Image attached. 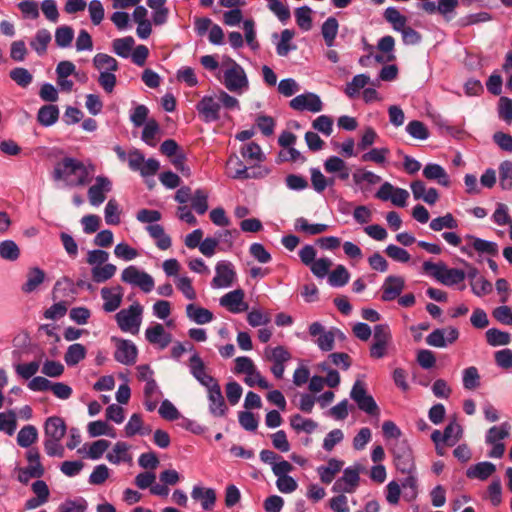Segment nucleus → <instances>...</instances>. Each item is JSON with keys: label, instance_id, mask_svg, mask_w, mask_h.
<instances>
[{"label": "nucleus", "instance_id": "obj_22", "mask_svg": "<svg viewBox=\"0 0 512 512\" xmlns=\"http://www.w3.org/2000/svg\"><path fill=\"white\" fill-rule=\"evenodd\" d=\"M122 287L116 286L112 289L104 287L101 289V297L104 300L103 310L107 313L117 310L122 302Z\"/></svg>", "mask_w": 512, "mask_h": 512}, {"label": "nucleus", "instance_id": "obj_12", "mask_svg": "<svg viewBox=\"0 0 512 512\" xmlns=\"http://www.w3.org/2000/svg\"><path fill=\"white\" fill-rule=\"evenodd\" d=\"M206 389L208 392L209 412L214 417L225 416L227 414L228 407L226 406L219 383L215 382Z\"/></svg>", "mask_w": 512, "mask_h": 512}, {"label": "nucleus", "instance_id": "obj_33", "mask_svg": "<svg viewBox=\"0 0 512 512\" xmlns=\"http://www.w3.org/2000/svg\"><path fill=\"white\" fill-rule=\"evenodd\" d=\"M45 273L39 267H33L29 269L27 273V280L22 285V291L24 293H31L35 291L40 284L44 282Z\"/></svg>", "mask_w": 512, "mask_h": 512}, {"label": "nucleus", "instance_id": "obj_62", "mask_svg": "<svg viewBox=\"0 0 512 512\" xmlns=\"http://www.w3.org/2000/svg\"><path fill=\"white\" fill-rule=\"evenodd\" d=\"M463 387L467 390H473L480 385V375L476 367L471 366L463 370Z\"/></svg>", "mask_w": 512, "mask_h": 512}, {"label": "nucleus", "instance_id": "obj_26", "mask_svg": "<svg viewBox=\"0 0 512 512\" xmlns=\"http://www.w3.org/2000/svg\"><path fill=\"white\" fill-rule=\"evenodd\" d=\"M186 315L191 321L200 325L211 322L214 317L210 310L193 303L186 306Z\"/></svg>", "mask_w": 512, "mask_h": 512}, {"label": "nucleus", "instance_id": "obj_57", "mask_svg": "<svg viewBox=\"0 0 512 512\" xmlns=\"http://www.w3.org/2000/svg\"><path fill=\"white\" fill-rule=\"evenodd\" d=\"M159 132V124L155 119H149L142 130L141 139L147 145L154 147L156 145L155 137Z\"/></svg>", "mask_w": 512, "mask_h": 512}, {"label": "nucleus", "instance_id": "obj_13", "mask_svg": "<svg viewBox=\"0 0 512 512\" xmlns=\"http://www.w3.org/2000/svg\"><path fill=\"white\" fill-rule=\"evenodd\" d=\"M309 334L313 337L318 336L316 344L323 352H329L334 349L335 332L325 331L324 326L320 322H313L309 326Z\"/></svg>", "mask_w": 512, "mask_h": 512}, {"label": "nucleus", "instance_id": "obj_20", "mask_svg": "<svg viewBox=\"0 0 512 512\" xmlns=\"http://www.w3.org/2000/svg\"><path fill=\"white\" fill-rule=\"evenodd\" d=\"M66 431V423L59 416L48 417L44 422V439L62 440Z\"/></svg>", "mask_w": 512, "mask_h": 512}, {"label": "nucleus", "instance_id": "obj_25", "mask_svg": "<svg viewBox=\"0 0 512 512\" xmlns=\"http://www.w3.org/2000/svg\"><path fill=\"white\" fill-rule=\"evenodd\" d=\"M423 176L428 180H437L444 187L450 185L449 176L445 169L436 163H428L423 169Z\"/></svg>", "mask_w": 512, "mask_h": 512}, {"label": "nucleus", "instance_id": "obj_9", "mask_svg": "<svg viewBox=\"0 0 512 512\" xmlns=\"http://www.w3.org/2000/svg\"><path fill=\"white\" fill-rule=\"evenodd\" d=\"M459 338V330L455 327L434 329L426 337V343L436 348H445Z\"/></svg>", "mask_w": 512, "mask_h": 512}, {"label": "nucleus", "instance_id": "obj_56", "mask_svg": "<svg viewBox=\"0 0 512 512\" xmlns=\"http://www.w3.org/2000/svg\"><path fill=\"white\" fill-rule=\"evenodd\" d=\"M74 38V31L70 26H60L55 31V43L60 48H67Z\"/></svg>", "mask_w": 512, "mask_h": 512}, {"label": "nucleus", "instance_id": "obj_54", "mask_svg": "<svg viewBox=\"0 0 512 512\" xmlns=\"http://www.w3.org/2000/svg\"><path fill=\"white\" fill-rule=\"evenodd\" d=\"M291 427L296 431H304L308 434L317 428V423L312 419H305L300 414L293 415L290 419Z\"/></svg>", "mask_w": 512, "mask_h": 512}, {"label": "nucleus", "instance_id": "obj_6", "mask_svg": "<svg viewBox=\"0 0 512 512\" xmlns=\"http://www.w3.org/2000/svg\"><path fill=\"white\" fill-rule=\"evenodd\" d=\"M233 164H237L239 169H236L231 174L233 179H261L270 173V169L264 166L247 167L237 156H231L227 161V169H231Z\"/></svg>", "mask_w": 512, "mask_h": 512}, {"label": "nucleus", "instance_id": "obj_29", "mask_svg": "<svg viewBox=\"0 0 512 512\" xmlns=\"http://www.w3.org/2000/svg\"><path fill=\"white\" fill-rule=\"evenodd\" d=\"M149 235L156 240V246L160 250H167L171 247L172 241L160 224H150L146 227Z\"/></svg>", "mask_w": 512, "mask_h": 512}, {"label": "nucleus", "instance_id": "obj_59", "mask_svg": "<svg viewBox=\"0 0 512 512\" xmlns=\"http://www.w3.org/2000/svg\"><path fill=\"white\" fill-rule=\"evenodd\" d=\"M10 78L20 87L26 88L28 87L32 80V74L26 69L22 67H16L12 69L9 73Z\"/></svg>", "mask_w": 512, "mask_h": 512}, {"label": "nucleus", "instance_id": "obj_8", "mask_svg": "<svg viewBox=\"0 0 512 512\" xmlns=\"http://www.w3.org/2000/svg\"><path fill=\"white\" fill-rule=\"evenodd\" d=\"M200 117L205 123L216 122L220 119L221 105L217 96L205 95L196 105Z\"/></svg>", "mask_w": 512, "mask_h": 512}, {"label": "nucleus", "instance_id": "obj_2", "mask_svg": "<svg viewBox=\"0 0 512 512\" xmlns=\"http://www.w3.org/2000/svg\"><path fill=\"white\" fill-rule=\"evenodd\" d=\"M223 84L230 92L241 95L249 89V80L244 68L236 61L224 71Z\"/></svg>", "mask_w": 512, "mask_h": 512}, {"label": "nucleus", "instance_id": "obj_36", "mask_svg": "<svg viewBox=\"0 0 512 512\" xmlns=\"http://www.w3.org/2000/svg\"><path fill=\"white\" fill-rule=\"evenodd\" d=\"M129 445L126 442H117L112 452L106 455L107 460L113 464H119L120 462H126L131 460V456L128 453Z\"/></svg>", "mask_w": 512, "mask_h": 512}, {"label": "nucleus", "instance_id": "obj_52", "mask_svg": "<svg viewBox=\"0 0 512 512\" xmlns=\"http://www.w3.org/2000/svg\"><path fill=\"white\" fill-rule=\"evenodd\" d=\"M406 132L417 140H426L430 135L426 125L419 120L410 121L406 126Z\"/></svg>", "mask_w": 512, "mask_h": 512}, {"label": "nucleus", "instance_id": "obj_11", "mask_svg": "<svg viewBox=\"0 0 512 512\" xmlns=\"http://www.w3.org/2000/svg\"><path fill=\"white\" fill-rule=\"evenodd\" d=\"M290 107L297 111L317 113L323 109V103L317 94L307 92L294 97L290 101Z\"/></svg>", "mask_w": 512, "mask_h": 512}, {"label": "nucleus", "instance_id": "obj_55", "mask_svg": "<svg viewBox=\"0 0 512 512\" xmlns=\"http://www.w3.org/2000/svg\"><path fill=\"white\" fill-rule=\"evenodd\" d=\"M295 227L309 235L321 234L328 229V225L322 223L310 224L304 217L296 219Z\"/></svg>", "mask_w": 512, "mask_h": 512}, {"label": "nucleus", "instance_id": "obj_17", "mask_svg": "<svg viewBox=\"0 0 512 512\" xmlns=\"http://www.w3.org/2000/svg\"><path fill=\"white\" fill-rule=\"evenodd\" d=\"M405 288V280L401 276L389 275L383 282L381 290L382 301H393L400 296Z\"/></svg>", "mask_w": 512, "mask_h": 512}, {"label": "nucleus", "instance_id": "obj_30", "mask_svg": "<svg viewBox=\"0 0 512 512\" xmlns=\"http://www.w3.org/2000/svg\"><path fill=\"white\" fill-rule=\"evenodd\" d=\"M59 118V109L56 105L48 104L42 106L37 113V121L44 127L55 124Z\"/></svg>", "mask_w": 512, "mask_h": 512}, {"label": "nucleus", "instance_id": "obj_23", "mask_svg": "<svg viewBox=\"0 0 512 512\" xmlns=\"http://www.w3.org/2000/svg\"><path fill=\"white\" fill-rule=\"evenodd\" d=\"M191 497L195 501H200L204 510H211L216 503V492L213 488L194 485L191 491Z\"/></svg>", "mask_w": 512, "mask_h": 512}, {"label": "nucleus", "instance_id": "obj_10", "mask_svg": "<svg viewBox=\"0 0 512 512\" xmlns=\"http://www.w3.org/2000/svg\"><path fill=\"white\" fill-rule=\"evenodd\" d=\"M112 190V182L106 176H97L95 183L89 187L87 195L92 206H100L106 199V194Z\"/></svg>", "mask_w": 512, "mask_h": 512}, {"label": "nucleus", "instance_id": "obj_42", "mask_svg": "<svg viewBox=\"0 0 512 512\" xmlns=\"http://www.w3.org/2000/svg\"><path fill=\"white\" fill-rule=\"evenodd\" d=\"M45 473L43 465H28L24 468H18L17 479L22 484H27L31 478H41Z\"/></svg>", "mask_w": 512, "mask_h": 512}, {"label": "nucleus", "instance_id": "obj_3", "mask_svg": "<svg viewBox=\"0 0 512 512\" xmlns=\"http://www.w3.org/2000/svg\"><path fill=\"white\" fill-rule=\"evenodd\" d=\"M396 469L401 473L415 472L414 456L407 440H396L392 447Z\"/></svg>", "mask_w": 512, "mask_h": 512}, {"label": "nucleus", "instance_id": "obj_4", "mask_svg": "<svg viewBox=\"0 0 512 512\" xmlns=\"http://www.w3.org/2000/svg\"><path fill=\"white\" fill-rule=\"evenodd\" d=\"M350 398L357 404V407L374 416L379 414V407L374 398L367 393L365 383L361 380H356L350 391Z\"/></svg>", "mask_w": 512, "mask_h": 512}, {"label": "nucleus", "instance_id": "obj_37", "mask_svg": "<svg viewBox=\"0 0 512 512\" xmlns=\"http://www.w3.org/2000/svg\"><path fill=\"white\" fill-rule=\"evenodd\" d=\"M511 426L508 422H503L498 426H492L485 435L486 443H497L507 438L510 434Z\"/></svg>", "mask_w": 512, "mask_h": 512}, {"label": "nucleus", "instance_id": "obj_27", "mask_svg": "<svg viewBox=\"0 0 512 512\" xmlns=\"http://www.w3.org/2000/svg\"><path fill=\"white\" fill-rule=\"evenodd\" d=\"M256 367L251 358L247 356H239L235 359L234 372L236 374H246L244 382L247 385H252V375L256 371Z\"/></svg>", "mask_w": 512, "mask_h": 512}, {"label": "nucleus", "instance_id": "obj_39", "mask_svg": "<svg viewBox=\"0 0 512 512\" xmlns=\"http://www.w3.org/2000/svg\"><path fill=\"white\" fill-rule=\"evenodd\" d=\"M93 65L100 71L116 72L119 69L117 60L105 53L96 54L93 58Z\"/></svg>", "mask_w": 512, "mask_h": 512}, {"label": "nucleus", "instance_id": "obj_47", "mask_svg": "<svg viewBox=\"0 0 512 512\" xmlns=\"http://www.w3.org/2000/svg\"><path fill=\"white\" fill-rule=\"evenodd\" d=\"M20 256V249L15 241L7 239L0 242V257L8 261H16Z\"/></svg>", "mask_w": 512, "mask_h": 512}, {"label": "nucleus", "instance_id": "obj_24", "mask_svg": "<svg viewBox=\"0 0 512 512\" xmlns=\"http://www.w3.org/2000/svg\"><path fill=\"white\" fill-rule=\"evenodd\" d=\"M496 471V466L492 462H479L466 471V475L470 479L486 480Z\"/></svg>", "mask_w": 512, "mask_h": 512}, {"label": "nucleus", "instance_id": "obj_46", "mask_svg": "<svg viewBox=\"0 0 512 512\" xmlns=\"http://www.w3.org/2000/svg\"><path fill=\"white\" fill-rule=\"evenodd\" d=\"M429 227L433 231H441L443 229H456L458 228V221L451 213L444 216H439L431 220Z\"/></svg>", "mask_w": 512, "mask_h": 512}, {"label": "nucleus", "instance_id": "obj_28", "mask_svg": "<svg viewBox=\"0 0 512 512\" xmlns=\"http://www.w3.org/2000/svg\"><path fill=\"white\" fill-rule=\"evenodd\" d=\"M466 238L471 240V247L480 254H487L490 256L498 255V244L493 241L485 240L473 235H466Z\"/></svg>", "mask_w": 512, "mask_h": 512}, {"label": "nucleus", "instance_id": "obj_16", "mask_svg": "<svg viewBox=\"0 0 512 512\" xmlns=\"http://www.w3.org/2000/svg\"><path fill=\"white\" fill-rule=\"evenodd\" d=\"M189 371L191 375L205 388L217 382L211 375L206 373V367L198 353H194L189 359Z\"/></svg>", "mask_w": 512, "mask_h": 512}, {"label": "nucleus", "instance_id": "obj_7", "mask_svg": "<svg viewBox=\"0 0 512 512\" xmlns=\"http://www.w3.org/2000/svg\"><path fill=\"white\" fill-rule=\"evenodd\" d=\"M237 279L234 265L227 260L217 262L215 266V276L211 281V287L214 289L228 288L233 285Z\"/></svg>", "mask_w": 512, "mask_h": 512}, {"label": "nucleus", "instance_id": "obj_50", "mask_svg": "<svg viewBox=\"0 0 512 512\" xmlns=\"http://www.w3.org/2000/svg\"><path fill=\"white\" fill-rule=\"evenodd\" d=\"M350 274L343 265H338L329 275L328 282L332 287H343L348 283Z\"/></svg>", "mask_w": 512, "mask_h": 512}, {"label": "nucleus", "instance_id": "obj_64", "mask_svg": "<svg viewBox=\"0 0 512 512\" xmlns=\"http://www.w3.org/2000/svg\"><path fill=\"white\" fill-rule=\"evenodd\" d=\"M87 507V501L83 497H79L75 500H65L59 506V512H86Z\"/></svg>", "mask_w": 512, "mask_h": 512}, {"label": "nucleus", "instance_id": "obj_58", "mask_svg": "<svg viewBox=\"0 0 512 512\" xmlns=\"http://www.w3.org/2000/svg\"><path fill=\"white\" fill-rule=\"evenodd\" d=\"M389 153L390 150L387 147L373 148L361 156V161L384 164Z\"/></svg>", "mask_w": 512, "mask_h": 512}, {"label": "nucleus", "instance_id": "obj_15", "mask_svg": "<svg viewBox=\"0 0 512 512\" xmlns=\"http://www.w3.org/2000/svg\"><path fill=\"white\" fill-rule=\"evenodd\" d=\"M137 355L138 349L132 341L125 339L116 341L114 358L117 362L124 365H133L136 362Z\"/></svg>", "mask_w": 512, "mask_h": 512}, {"label": "nucleus", "instance_id": "obj_5", "mask_svg": "<svg viewBox=\"0 0 512 512\" xmlns=\"http://www.w3.org/2000/svg\"><path fill=\"white\" fill-rule=\"evenodd\" d=\"M142 306L135 303L129 306L128 309L120 310L115 318L119 328L123 332L137 333L141 324Z\"/></svg>", "mask_w": 512, "mask_h": 512}, {"label": "nucleus", "instance_id": "obj_19", "mask_svg": "<svg viewBox=\"0 0 512 512\" xmlns=\"http://www.w3.org/2000/svg\"><path fill=\"white\" fill-rule=\"evenodd\" d=\"M220 305L227 308L231 313H240L248 308L244 302V291L236 289L226 293L220 298Z\"/></svg>", "mask_w": 512, "mask_h": 512}, {"label": "nucleus", "instance_id": "obj_61", "mask_svg": "<svg viewBox=\"0 0 512 512\" xmlns=\"http://www.w3.org/2000/svg\"><path fill=\"white\" fill-rule=\"evenodd\" d=\"M407 476L400 481V486L405 490V495L409 499H415L417 496V474L415 472L405 473Z\"/></svg>", "mask_w": 512, "mask_h": 512}, {"label": "nucleus", "instance_id": "obj_31", "mask_svg": "<svg viewBox=\"0 0 512 512\" xmlns=\"http://www.w3.org/2000/svg\"><path fill=\"white\" fill-rule=\"evenodd\" d=\"M38 435V430L34 425H25L17 434V444L22 448H30L38 440Z\"/></svg>", "mask_w": 512, "mask_h": 512}, {"label": "nucleus", "instance_id": "obj_49", "mask_svg": "<svg viewBox=\"0 0 512 512\" xmlns=\"http://www.w3.org/2000/svg\"><path fill=\"white\" fill-rule=\"evenodd\" d=\"M50 41V32L46 29H40L37 31L35 38L33 41H31L30 45L38 55H42L46 52L47 46Z\"/></svg>", "mask_w": 512, "mask_h": 512}, {"label": "nucleus", "instance_id": "obj_51", "mask_svg": "<svg viewBox=\"0 0 512 512\" xmlns=\"http://www.w3.org/2000/svg\"><path fill=\"white\" fill-rule=\"evenodd\" d=\"M17 428L16 414L10 410L8 412H0V431L12 436Z\"/></svg>", "mask_w": 512, "mask_h": 512}, {"label": "nucleus", "instance_id": "obj_41", "mask_svg": "<svg viewBox=\"0 0 512 512\" xmlns=\"http://www.w3.org/2000/svg\"><path fill=\"white\" fill-rule=\"evenodd\" d=\"M134 39L131 36L114 39L112 42L113 52L122 58H128L134 46Z\"/></svg>", "mask_w": 512, "mask_h": 512}, {"label": "nucleus", "instance_id": "obj_32", "mask_svg": "<svg viewBox=\"0 0 512 512\" xmlns=\"http://www.w3.org/2000/svg\"><path fill=\"white\" fill-rule=\"evenodd\" d=\"M87 349L83 344L74 343L68 346L64 355V361L69 367L76 366L79 362L85 359Z\"/></svg>", "mask_w": 512, "mask_h": 512}, {"label": "nucleus", "instance_id": "obj_60", "mask_svg": "<svg viewBox=\"0 0 512 512\" xmlns=\"http://www.w3.org/2000/svg\"><path fill=\"white\" fill-rule=\"evenodd\" d=\"M462 427L455 420L449 422L445 427L443 434L444 440L448 441L449 446H454L462 437Z\"/></svg>", "mask_w": 512, "mask_h": 512}, {"label": "nucleus", "instance_id": "obj_43", "mask_svg": "<svg viewBox=\"0 0 512 512\" xmlns=\"http://www.w3.org/2000/svg\"><path fill=\"white\" fill-rule=\"evenodd\" d=\"M486 340L490 346H503L511 342V335L497 328H490L486 331Z\"/></svg>", "mask_w": 512, "mask_h": 512}, {"label": "nucleus", "instance_id": "obj_53", "mask_svg": "<svg viewBox=\"0 0 512 512\" xmlns=\"http://www.w3.org/2000/svg\"><path fill=\"white\" fill-rule=\"evenodd\" d=\"M312 10L308 6H301L295 10L296 23L303 31H309L312 28Z\"/></svg>", "mask_w": 512, "mask_h": 512}, {"label": "nucleus", "instance_id": "obj_18", "mask_svg": "<svg viewBox=\"0 0 512 512\" xmlns=\"http://www.w3.org/2000/svg\"><path fill=\"white\" fill-rule=\"evenodd\" d=\"M359 480V470L347 467L343 472V476L333 484L332 490L334 492L352 493L358 486Z\"/></svg>", "mask_w": 512, "mask_h": 512}, {"label": "nucleus", "instance_id": "obj_21", "mask_svg": "<svg viewBox=\"0 0 512 512\" xmlns=\"http://www.w3.org/2000/svg\"><path fill=\"white\" fill-rule=\"evenodd\" d=\"M145 337L149 343L158 344L161 349L166 348L172 340L171 334L166 332L163 325L159 323L148 327Z\"/></svg>", "mask_w": 512, "mask_h": 512}, {"label": "nucleus", "instance_id": "obj_63", "mask_svg": "<svg viewBox=\"0 0 512 512\" xmlns=\"http://www.w3.org/2000/svg\"><path fill=\"white\" fill-rule=\"evenodd\" d=\"M104 215L108 225H118L120 223L119 205L115 199H110L107 202Z\"/></svg>", "mask_w": 512, "mask_h": 512}, {"label": "nucleus", "instance_id": "obj_40", "mask_svg": "<svg viewBox=\"0 0 512 512\" xmlns=\"http://www.w3.org/2000/svg\"><path fill=\"white\" fill-rule=\"evenodd\" d=\"M384 18L397 32H400L405 27H407V18L402 15L395 7H388L384 12Z\"/></svg>", "mask_w": 512, "mask_h": 512}, {"label": "nucleus", "instance_id": "obj_34", "mask_svg": "<svg viewBox=\"0 0 512 512\" xmlns=\"http://www.w3.org/2000/svg\"><path fill=\"white\" fill-rule=\"evenodd\" d=\"M437 281L445 286H454L463 282L466 278L465 271L457 268H448L444 270L443 275L437 274Z\"/></svg>", "mask_w": 512, "mask_h": 512}, {"label": "nucleus", "instance_id": "obj_45", "mask_svg": "<svg viewBox=\"0 0 512 512\" xmlns=\"http://www.w3.org/2000/svg\"><path fill=\"white\" fill-rule=\"evenodd\" d=\"M499 185L502 190H512V161L505 160L500 163Z\"/></svg>", "mask_w": 512, "mask_h": 512}, {"label": "nucleus", "instance_id": "obj_44", "mask_svg": "<svg viewBox=\"0 0 512 512\" xmlns=\"http://www.w3.org/2000/svg\"><path fill=\"white\" fill-rule=\"evenodd\" d=\"M370 82V77L366 74H357L352 78V81L346 84L344 89L345 94L349 98H354L358 95L360 89H363Z\"/></svg>", "mask_w": 512, "mask_h": 512}, {"label": "nucleus", "instance_id": "obj_38", "mask_svg": "<svg viewBox=\"0 0 512 512\" xmlns=\"http://www.w3.org/2000/svg\"><path fill=\"white\" fill-rule=\"evenodd\" d=\"M116 270V266L111 263H105L103 266H93L91 269L92 279L96 283H104L115 275Z\"/></svg>", "mask_w": 512, "mask_h": 512}, {"label": "nucleus", "instance_id": "obj_14", "mask_svg": "<svg viewBox=\"0 0 512 512\" xmlns=\"http://www.w3.org/2000/svg\"><path fill=\"white\" fill-rule=\"evenodd\" d=\"M75 286L81 289H87L89 291L94 290V286L92 283L86 281V280H78L76 283H74L71 279L68 277H63L62 279L58 280L53 288V294L54 299L59 297V293H61V296H73L77 293Z\"/></svg>", "mask_w": 512, "mask_h": 512}, {"label": "nucleus", "instance_id": "obj_1", "mask_svg": "<svg viewBox=\"0 0 512 512\" xmlns=\"http://www.w3.org/2000/svg\"><path fill=\"white\" fill-rule=\"evenodd\" d=\"M55 181L63 180L69 186H84L90 182L89 171L83 162L73 157H64L53 170Z\"/></svg>", "mask_w": 512, "mask_h": 512}, {"label": "nucleus", "instance_id": "obj_48", "mask_svg": "<svg viewBox=\"0 0 512 512\" xmlns=\"http://www.w3.org/2000/svg\"><path fill=\"white\" fill-rule=\"evenodd\" d=\"M294 31L290 29H284L281 32V38L276 46V52L279 56L285 57L291 50L296 49L295 45H291L290 42L294 37Z\"/></svg>", "mask_w": 512, "mask_h": 512}, {"label": "nucleus", "instance_id": "obj_35", "mask_svg": "<svg viewBox=\"0 0 512 512\" xmlns=\"http://www.w3.org/2000/svg\"><path fill=\"white\" fill-rule=\"evenodd\" d=\"M339 24L335 17H328L321 27V33L327 47L334 45L335 38L338 33Z\"/></svg>", "mask_w": 512, "mask_h": 512}]
</instances>
